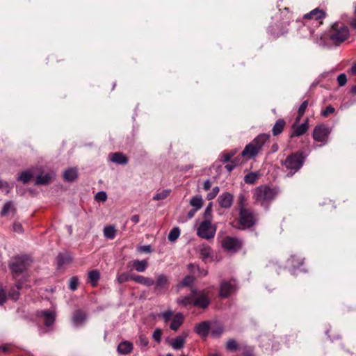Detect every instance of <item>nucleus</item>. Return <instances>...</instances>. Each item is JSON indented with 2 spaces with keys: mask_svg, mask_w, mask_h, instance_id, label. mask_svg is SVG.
Here are the masks:
<instances>
[{
  "mask_svg": "<svg viewBox=\"0 0 356 356\" xmlns=\"http://www.w3.org/2000/svg\"><path fill=\"white\" fill-rule=\"evenodd\" d=\"M270 139V134H260L255 137L250 143L247 144L241 154L232 159L231 163L236 165V167L241 164L245 159L255 158L262 150L265 143Z\"/></svg>",
  "mask_w": 356,
  "mask_h": 356,
  "instance_id": "obj_1",
  "label": "nucleus"
},
{
  "mask_svg": "<svg viewBox=\"0 0 356 356\" xmlns=\"http://www.w3.org/2000/svg\"><path fill=\"white\" fill-rule=\"evenodd\" d=\"M277 191L267 185H261L257 187L253 192V199L255 204H260L267 209L269 204L275 198Z\"/></svg>",
  "mask_w": 356,
  "mask_h": 356,
  "instance_id": "obj_2",
  "label": "nucleus"
},
{
  "mask_svg": "<svg viewBox=\"0 0 356 356\" xmlns=\"http://www.w3.org/2000/svg\"><path fill=\"white\" fill-rule=\"evenodd\" d=\"M305 161V156L302 152H296L289 154L282 165L289 171L287 176L292 177L303 165Z\"/></svg>",
  "mask_w": 356,
  "mask_h": 356,
  "instance_id": "obj_3",
  "label": "nucleus"
},
{
  "mask_svg": "<svg viewBox=\"0 0 356 356\" xmlns=\"http://www.w3.org/2000/svg\"><path fill=\"white\" fill-rule=\"evenodd\" d=\"M31 263V257L26 254L17 255L10 259L8 266L13 275L16 277L26 271Z\"/></svg>",
  "mask_w": 356,
  "mask_h": 356,
  "instance_id": "obj_4",
  "label": "nucleus"
},
{
  "mask_svg": "<svg viewBox=\"0 0 356 356\" xmlns=\"http://www.w3.org/2000/svg\"><path fill=\"white\" fill-rule=\"evenodd\" d=\"M332 28L333 32L330 35V40L336 44L338 45L348 38L350 33L347 26L339 27V24L334 23Z\"/></svg>",
  "mask_w": 356,
  "mask_h": 356,
  "instance_id": "obj_5",
  "label": "nucleus"
},
{
  "mask_svg": "<svg viewBox=\"0 0 356 356\" xmlns=\"http://www.w3.org/2000/svg\"><path fill=\"white\" fill-rule=\"evenodd\" d=\"M243 245V241L242 239L229 236L223 238L221 242L222 248L232 253L239 251L242 248Z\"/></svg>",
  "mask_w": 356,
  "mask_h": 356,
  "instance_id": "obj_6",
  "label": "nucleus"
},
{
  "mask_svg": "<svg viewBox=\"0 0 356 356\" xmlns=\"http://www.w3.org/2000/svg\"><path fill=\"white\" fill-rule=\"evenodd\" d=\"M216 232V228L214 225H211V220H203L197 230V234L200 238L204 239H211L214 238Z\"/></svg>",
  "mask_w": 356,
  "mask_h": 356,
  "instance_id": "obj_7",
  "label": "nucleus"
},
{
  "mask_svg": "<svg viewBox=\"0 0 356 356\" xmlns=\"http://www.w3.org/2000/svg\"><path fill=\"white\" fill-rule=\"evenodd\" d=\"M256 222L253 212L248 209H241L239 211L238 223L243 229L250 228Z\"/></svg>",
  "mask_w": 356,
  "mask_h": 356,
  "instance_id": "obj_8",
  "label": "nucleus"
},
{
  "mask_svg": "<svg viewBox=\"0 0 356 356\" xmlns=\"http://www.w3.org/2000/svg\"><path fill=\"white\" fill-rule=\"evenodd\" d=\"M330 132V129L326 124H321L315 127L312 136L314 140L322 142L325 144L327 142Z\"/></svg>",
  "mask_w": 356,
  "mask_h": 356,
  "instance_id": "obj_9",
  "label": "nucleus"
},
{
  "mask_svg": "<svg viewBox=\"0 0 356 356\" xmlns=\"http://www.w3.org/2000/svg\"><path fill=\"white\" fill-rule=\"evenodd\" d=\"M209 292L208 290H203L197 291L194 297L193 305L202 309H206L211 303L210 298L209 297Z\"/></svg>",
  "mask_w": 356,
  "mask_h": 356,
  "instance_id": "obj_10",
  "label": "nucleus"
},
{
  "mask_svg": "<svg viewBox=\"0 0 356 356\" xmlns=\"http://www.w3.org/2000/svg\"><path fill=\"white\" fill-rule=\"evenodd\" d=\"M169 277L164 275L160 274L156 276V280L154 281V293L157 295L164 293L169 287Z\"/></svg>",
  "mask_w": 356,
  "mask_h": 356,
  "instance_id": "obj_11",
  "label": "nucleus"
},
{
  "mask_svg": "<svg viewBox=\"0 0 356 356\" xmlns=\"http://www.w3.org/2000/svg\"><path fill=\"white\" fill-rule=\"evenodd\" d=\"M236 290V284L231 281H222L220 284L219 296L222 298H227Z\"/></svg>",
  "mask_w": 356,
  "mask_h": 356,
  "instance_id": "obj_12",
  "label": "nucleus"
},
{
  "mask_svg": "<svg viewBox=\"0 0 356 356\" xmlns=\"http://www.w3.org/2000/svg\"><path fill=\"white\" fill-rule=\"evenodd\" d=\"M291 128L293 131L289 136L290 138L299 137L307 131L309 129L308 120L307 119L305 122L301 124H297L296 123H294L293 124Z\"/></svg>",
  "mask_w": 356,
  "mask_h": 356,
  "instance_id": "obj_13",
  "label": "nucleus"
},
{
  "mask_svg": "<svg viewBox=\"0 0 356 356\" xmlns=\"http://www.w3.org/2000/svg\"><path fill=\"white\" fill-rule=\"evenodd\" d=\"M38 317H43L44 319V324L46 327L51 326L56 319V313L50 310H42L37 312Z\"/></svg>",
  "mask_w": 356,
  "mask_h": 356,
  "instance_id": "obj_14",
  "label": "nucleus"
},
{
  "mask_svg": "<svg viewBox=\"0 0 356 356\" xmlns=\"http://www.w3.org/2000/svg\"><path fill=\"white\" fill-rule=\"evenodd\" d=\"M234 196L229 192L222 193L218 198V202L222 208L229 209L232 207Z\"/></svg>",
  "mask_w": 356,
  "mask_h": 356,
  "instance_id": "obj_15",
  "label": "nucleus"
},
{
  "mask_svg": "<svg viewBox=\"0 0 356 356\" xmlns=\"http://www.w3.org/2000/svg\"><path fill=\"white\" fill-rule=\"evenodd\" d=\"M198 250L200 252V257L202 261L207 262L209 259L212 260L213 250L209 245L202 244L199 246Z\"/></svg>",
  "mask_w": 356,
  "mask_h": 356,
  "instance_id": "obj_16",
  "label": "nucleus"
},
{
  "mask_svg": "<svg viewBox=\"0 0 356 356\" xmlns=\"http://www.w3.org/2000/svg\"><path fill=\"white\" fill-rule=\"evenodd\" d=\"M210 330V323L209 321H202L197 324L195 327V332L202 338H206Z\"/></svg>",
  "mask_w": 356,
  "mask_h": 356,
  "instance_id": "obj_17",
  "label": "nucleus"
},
{
  "mask_svg": "<svg viewBox=\"0 0 356 356\" xmlns=\"http://www.w3.org/2000/svg\"><path fill=\"white\" fill-rule=\"evenodd\" d=\"M187 336V333H183L181 335L172 339L170 344L174 349L179 350L184 347Z\"/></svg>",
  "mask_w": 356,
  "mask_h": 356,
  "instance_id": "obj_18",
  "label": "nucleus"
},
{
  "mask_svg": "<svg viewBox=\"0 0 356 356\" xmlns=\"http://www.w3.org/2000/svg\"><path fill=\"white\" fill-rule=\"evenodd\" d=\"M325 17V13L318 8L312 10L304 15V19L318 20Z\"/></svg>",
  "mask_w": 356,
  "mask_h": 356,
  "instance_id": "obj_19",
  "label": "nucleus"
},
{
  "mask_svg": "<svg viewBox=\"0 0 356 356\" xmlns=\"http://www.w3.org/2000/svg\"><path fill=\"white\" fill-rule=\"evenodd\" d=\"M134 348L133 343L129 341H124L118 346L117 350L120 354L127 355L132 352Z\"/></svg>",
  "mask_w": 356,
  "mask_h": 356,
  "instance_id": "obj_20",
  "label": "nucleus"
},
{
  "mask_svg": "<svg viewBox=\"0 0 356 356\" xmlns=\"http://www.w3.org/2000/svg\"><path fill=\"white\" fill-rule=\"evenodd\" d=\"M195 294H196V290L193 289L192 293L190 295L186 296H181V297L178 298L177 299V302L179 305L184 306V307H186L190 305H193L194 297H195Z\"/></svg>",
  "mask_w": 356,
  "mask_h": 356,
  "instance_id": "obj_21",
  "label": "nucleus"
},
{
  "mask_svg": "<svg viewBox=\"0 0 356 356\" xmlns=\"http://www.w3.org/2000/svg\"><path fill=\"white\" fill-rule=\"evenodd\" d=\"M111 161L120 165H126L128 163V158L122 152H115L110 154Z\"/></svg>",
  "mask_w": 356,
  "mask_h": 356,
  "instance_id": "obj_22",
  "label": "nucleus"
},
{
  "mask_svg": "<svg viewBox=\"0 0 356 356\" xmlns=\"http://www.w3.org/2000/svg\"><path fill=\"white\" fill-rule=\"evenodd\" d=\"M86 319V314L81 310L77 309L74 311L72 315V321L76 326L81 325Z\"/></svg>",
  "mask_w": 356,
  "mask_h": 356,
  "instance_id": "obj_23",
  "label": "nucleus"
},
{
  "mask_svg": "<svg viewBox=\"0 0 356 356\" xmlns=\"http://www.w3.org/2000/svg\"><path fill=\"white\" fill-rule=\"evenodd\" d=\"M184 323V315L181 313H177L172 318L170 328L177 331Z\"/></svg>",
  "mask_w": 356,
  "mask_h": 356,
  "instance_id": "obj_24",
  "label": "nucleus"
},
{
  "mask_svg": "<svg viewBox=\"0 0 356 356\" xmlns=\"http://www.w3.org/2000/svg\"><path fill=\"white\" fill-rule=\"evenodd\" d=\"M131 264L132 267L137 271V272H144L146 270V269L148 267V262L147 260H133L131 262H129V264Z\"/></svg>",
  "mask_w": 356,
  "mask_h": 356,
  "instance_id": "obj_25",
  "label": "nucleus"
},
{
  "mask_svg": "<svg viewBox=\"0 0 356 356\" xmlns=\"http://www.w3.org/2000/svg\"><path fill=\"white\" fill-rule=\"evenodd\" d=\"M132 280L136 283L145 285L146 286H151L154 284V281L152 278L144 277L140 275H133Z\"/></svg>",
  "mask_w": 356,
  "mask_h": 356,
  "instance_id": "obj_26",
  "label": "nucleus"
},
{
  "mask_svg": "<svg viewBox=\"0 0 356 356\" xmlns=\"http://www.w3.org/2000/svg\"><path fill=\"white\" fill-rule=\"evenodd\" d=\"M286 126V122L284 119H278L272 129V134L273 136H277L282 133Z\"/></svg>",
  "mask_w": 356,
  "mask_h": 356,
  "instance_id": "obj_27",
  "label": "nucleus"
},
{
  "mask_svg": "<svg viewBox=\"0 0 356 356\" xmlns=\"http://www.w3.org/2000/svg\"><path fill=\"white\" fill-rule=\"evenodd\" d=\"M58 267L60 268L65 264H70L72 261V257L67 252L59 253L56 257Z\"/></svg>",
  "mask_w": 356,
  "mask_h": 356,
  "instance_id": "obj_28",
  "label": "nucleus"
},
{
  "mask_svg": "<svg viewBox=\"0 0 356 356\" xmlns=\"http://www.w3.org/2000/svg\"><path fill=\"white\" fill-rule=\"evenodd\" d=\"M77 177V170L75 168H68L63 173V179L69 182L74 181Z\"/></svg>",
  "mask_w": 356,
  "mask_h": 356,
  "instance_id": "obj_29",
  "label": "nucleus"
},
{
  "mask_svg": "<svg viewBox=\"0 0 356 356\" xmlns=\"http://www.w3.org/2000/svg\"><path fill=\"white\" fill-rule=\"evenodd\" d=\"M303 260L302 258L297 255H292L288 259L287 263L293 268H298L303 264Z\"/></svg>",
  "mask_w": 356,
  "mask_h": 356,
  "instance_id": "obj_30",
  "label": "nucleus"
},
{
  "mask_svg": "<svg viewBox=\"0 0 356 356\" xmlns=\"http://www.w3.org/2000/svg\"><path fill=\"white\" fill-rule=\"evenodd\" d=\"M100 279V273L97 270H93L88 273V282L92 286L97 285L98 281Z\"/></svg>",
  "mask_w": 356,
  "mask_h": 356,
  "instance_id": "obj_31",
  "label": "nucleus"
},
{
  "mask_svg": "<svg viewBox=\"0 0 356 356\" xmlns=\"http://www.w3.org/2000/svg\"><path fill=\"white\" fill-rule=\"evenodd\" d=\"M10 212L13 216L16 213V209L13 207L11 201H9L4 204L0 214L1 216H6L8 215Z\"/></svg>",
  "mask_w": 356,
  "mask_h": 356,
  "instance_id": "obj_32",
  "label": "nucleus"
},
{
  "mask_svg": "<svg viewBox=\"0 0 356 356\" xmlns=\"http://www.w3.org/2000/svg\"><path fill=\"white\" fill-rule=\"evenodd\" d=\"M236 152V149H233L227 152H222L220 156V159L224 163H231L232 158L234 156Z\"/></svg>",
  "mask_w": 356,
  "mask_h": 356,
  "instance_id": "obj_33",
  "label": "nucleus"
},
{
  "mask_svg": "<svg viewBox=\"0 0 356 356\" xmlns=\"http://www.w3.org/2000/svg\"><path fill=\"white\" fill-rule=\"evenodd\" d=\"M289 25V24L288 22H284L281 24V29L280 31H276L272 27L270 32L275 37H280L288 33L287 27Z\"/></svg>",
  "mask_w": 356,
  "mask_h": 356,
  "instance_id": "obj_34",
  "label": "nucleus"
},
{
  "mask_svg": "<svg viewBox=\"0 0 356 356\" xmlns=\"http://www.w3.org/2000/svg\"><path fill=\"white\" fill-rule=\"evenodd\" d=\"M104 235L106 238L113 239L116 236V229L113 225H108L104 228Z\"/></svg>",
  "mask_w": 356,
  "mask_h": 356,
  "instance_id": "obj_35",
  "label": "nucleus"
},
{
  "mask_svg": "<svg viewBox=\"0 0 356 356\" xmlns=\"http://www.w3.org/2000/svg\"><path fill=\"white\" fill-rule=\"evenodd\" d=\"M190 204L195 209V210H200L203 205L202 198L200 195H196L193 197L190 201Z\"/></svg>",
  "mask_w": 356,
  "mask_h": 356,
  "instance_id": "obj_36",
  "label": "nucleus"
},
{
  "mask_svg": "<svg viewBox=\"0 0 356 356\" xmlns=\"http://www.w3.org/2000/svg\"><path fill=\"white\" fill-rule=\"evenodd\" d=\"M51 177L49 174L44 175H40L37 177L35 180V185H47L50 183Z\"/></svg>",
  "mask_w": 356,
  "mask_h": 356,
  "instance_id": "obj_37",
  "label": "nucleus"
},
{
  "mask_svg": "<svg viewBox=\"0 0 356 356\" xmlns=\"http://www.w3.org/2000/svg\"><path fill=\"white\" fill-rule=\"evenodd\" d=\"M133 275L129 274L127 272H124L120 274H118L116 280L119 284L132 280Z\"/></svg>",
  "mask_w": 356,
  "mask_h": 356,
  "instance_id": "obj_38",
  "label": "nucleus"
},
{
  "mask_svg": "<svg viewBox=\"0 0 356 356\" xmlns=\"http://www.w3.org/2000/svg\"><path fill=\"white\" fill-rule=\"evenodd\" d=\"M180 235V229L178 227L172 228L168 234V238L170 242H175Z\"/></svg>",
  "mask_w": 356,
  "mask_h": 356,
  "instance_id": "obj_39",
  "label": "nucleus"
},
{
  "mask_svg": "<svg viewBox=\"0 0 356 356\" xmlns=\"http://www.w3.org/2000/svg\"><path fill=\"white\" fill-rule=\"evenodd\" d=\"M308 106V101L305 100L302 102V104L300 105L298 110V116L296 117V122H298L300 118L304 115L307 108Z\"/></svg>",
  "mask_w": 356,
  "mask_h": 356,
  "instance_id": "obj_40",
  "label": "nucleus"
},
{
  "mask_svg": "<svg viewBox=\"0 0 356 356\" xmlns=\"http://www.w3.org/2000/svg\"><path fill=\"white\" fill-rule=\"evenodd\" d=\"M225 348L227 350H230V351H236V350L240 348L236 341L234 339H229L227 341V343L225 344Z\"/></svg>",
  "mask_w": 356,
  "mask_h": 356,
  "instance_id": "obj_41",
  "label": "nucleus"
},
{
  "mask_svg": "<svg viewBox=\"0 0 356 356\" xmlns=\"http://www.w3.org/2000/svg\"><path fill=\"white\" fill-rule=\"evenodd\" d=\"M170 192L171 191L169 189L163 190L161 192L155 194L153 200L156 201L164 200L170 195Z\"/></svg>",
  "mask_w": 356,
  "mask_h": 356,
  "instance_id": "obj_42",
  "label": "nucleus"
},
{
  "mask_svg": "<svg viewBox=\"0 0 356 356\" xmlns=\"http://www.w3.org/2000/svg\"><path fill=\"white\" fill-rule=\"evenodd\" d=\"M257 174L255 172H250L244 177V181L246 184H253L257 179Z\"/></svg>",
  "mask_w": 356,
  "mask_h": 356,
  "instance_id": "obj_43",
  "label": "nucleus"
},
{
  "mask_svg": "<svg viewBox=\"0 0 356 356\" xmlns=\"http://www.w3.org/2000/svg\"><path fill=\"white\" fill-rule=\"evenodd\" d=\"M204 220H211L212 218V203L210 202L208 204L207 208L203 214Z\"/></svg>",
  "mask_w": 356,
  "mask_h": 356,
  "instance_id": "obj_44",
  "label": "nucleus"
},
{
  "mask_svg": "<svg viewBox=\"0 0 356 356\" xmlns=\"http://www.w3.org/2000/svg\"><path fill=\"white\" fill-rule=\"evenodd\" d=\"M240 349L243 351V356H254V348L251 346L245 345L241 347Z\"/></svg>",
  "mask_w": 356,
  "mask_h": 356,
  "instance_id": "obj_45",
  "label": "nucleus"
},
{
  "mask_svg": "<svg viewBox=\"0 0 356 356\" xmlns=\"http://www.w3.org/2000/svg\"><path fill=\"white\" fill-rule=\"evenodd\" d=\"M32 174L29 171L22 172L19 177V180L22 181L24 184H26L31 179Z\"/></svg>",
  "mask_w": 356,
  "mask_h": 356,
  "instance_id": "obj_46",
  "label": "nucleus"
},
{
  "mask_svg": "<svg viewBox=\"0 0 356 356\" xmlns=\"http://www.w3.org/2000/svg\"><path fill=\"white\" fill-rule=\"evenodd\" d=\"M195 280V278L193 276L191 275H187L186 276L181 283L179 284L180 286H191Z\"/></svg>",
  "mask_w": 356,
  "mask_h": 356,
  "instance_id": "obj_47",
  "label": "nucleus"
},
{
  "mask_svg": "<svg viewBox=\"0 0 356 356\" xmlns=\"http://www.w3.org/2000/svg\"><path fill=\"white\" fill-rule=\"evenodd\" d=\"M79 285V278L76 276H74L70 278L69 282V288L72 291H74L77 289Z\"/></svg>",
  "mask_w": 356,
  "mask_h": 356,
  "instance_id": "obj_48",
  "label": "nucleus"
},
{
  "mask_svg": "<svg viewBox=\"0 0 356 356\" xmlns=\"http://www.w3.org/2000/svg\"><path fill=\"white\" fill-rule=\"evenodd\" d=\"M245 201H246V199H245V195L243 194H241L238 198V211H240L241 209H246L245 208Z\"/></svg>",
  "mask_w": 356,
  "mask_h": 356,
  "instance_id": "obj_49",
  "label": "nucleus"
},
{
  "mask_svg": "<svg viewBox=\"0 0 356 356\" xmlns=\"http://www.w3.org/2000/svg\"><path fill=\"white\" fill-rule=\"evenodd\" d=\"M95 200L97 202H106L107 200V194L104 191L98 192L95 196Z\"/></svg>",
  "mask_w": 356,
  "mask_h": 356,
  "instance_id": "obj_50",
  "label": "nucleus"
},
{
  "mask_svg": "<svg viewBox=\"0 0 356 356\" xmlns=\"http://www.w3.org/2000/svg\"><path fill=\"white\" fill-rule=\"evenodd\" d=\"M220 191L218 186H215L212 188L211 191L207 194V198L208 200L214 199Z\"/></svg>",
  "mask_w": 356,
  "mask_h": 356,
  "instance_id": "obj_51",
  "label": "nucleus"
},
{
  "mask_svg": "<svg viewBox=\"0 0 356 356\" xmlns=\"http://www.w3.org/2000/svg\"><path fill=\"white\" fill-rule=\"evenodd\" d=\"M335 108L332 106H327L323 111H321V115L327 118L329 115L334 113Z\"/></svg>",
  "mask_w": 356,
  "mask_h": 356,
  "instance_id": "obj_52",
  "label": "nucleus"
},
{
  "mask_svg": "<svg viewBox=\"0 0 356 356\" xmlns=\"http://www.w3.org/2000/svg\"><path fill=\"white\" fill-rule=\"evenodd\" d=\"M162 330L159 328H156L152 334L153 339L157 343H160L161 341Z\"/></svg>",
  "mask_w": 356,
  "mask_h": 356,
  "instance_id": "obj_53",
  "label": "nucleus"
},
{
  "mask_svg": "<svg viewBox=\"0 0 356 356\" xmlns=\"http://www.w3.org/2000/svg\"><path fill=\"white\" fill-rule=\"evenodd\" d=\"M137 250L140 253H150L152 249L150 245H140L137 247Z\"/></svg>",
  "mask_w": 356,
  "mask_h": 356,
  "instance_id": "obj_54",
  "label": "nucleus"
},
{
  "mask_svg": "<svg viewBox=\"0 0 356 356\" xmlns=\"http://www.w3.org/2000/svg\"><path fill=\"white\" fill-rule=\"evenodd\" d=\"M138 344L143 347H147L149 344V340L145 334H140L138 337Z\"/></svg>",
  "mask_w": 356,
  "mask_h": 356,
  "instance_id": "obj_55",
  "label": "nucleus"
},
{
  "mask_svg": "<svg viewBox=\"0 0 356 356\" xmlns=\"http://www.w3.org/2000/svg\"><path fill=\"white\" fill-rule=\"evenodd\" d=\"M8 296L13 300L16 301L19 297V291L15 289V288H13L9 291Z\"/></svg>",
  "mask_w": 356,
  "mask_h": 356,
  "instance_id": "obj_56",
  "label": "nucleus"
},
{
  "mask_svg": "<svg viewBox=\"0 0 356 356\" xmlns=\"http://www.w3.org/2000/svg\"><path fill=\"white\" fill-rule=\"evenodd\" d=\"M223 332V328L221 326H218L216 328H213L211 330V334L214 337H219Z\"/></svg>",
  "mask_w": 356,
  "mask_h": 356,
  "instance_id": "obj_57",
  "label": "nucleus"
},
{
  "mask_svg": "<svg viewBox=\"0 0 356 356\" xmlns=\"http://www.w3.org/2000/svg\"><path fill=\"white\" fill-rule=\"evenodd\" d=\"M337 81H338V83L340 86H343L344 85H346V82H347V77H346V75L345 74H340L338 76H337Z\"/></svg>",
  "mask_w": 356,
  "mask_h": 356,
  "instance_id": "obj_58",
  "label": "nucleus"
},
{
  "mask_svg": "<svg viewBox=\"0 0 356 356\" xmlns=\"http://www.w3.org/2000/svg\"><path fill=\"white\" fill-rule=\"evenodd\" d=\"M172 312L170 310L166 311L161 314V316L165 322H168L170 320L172 316Z\"/></svg>",
  "mask_w": 356,
  "mask_h": 356,
  "instance_id": "obj_59",
  "label": "nucleus"
},
{
  "mask_svg": "<svg viewBox=\"0 0 356 356\" xmlns=\"http://www.w3.org/2000/svg\"><path fill=\"white\" fill-rule=\"evenodd\" d=\"M188 269L189 270V271L193 273V274H195L196 275V270L197 271H200V268L198 266H196L193 264H189L188 265Z\"/></svg>",
  "mask_w": 356,
  "mask_h": 356,
  "instance_id": "obj_60",
  "label": "nucleus"
},
{
  "mask_svg": "<svg viewBox=\"0 0 356 356\" xmlns=\"http://www.w3.org/2000/svg\"><path fill=\"white\" fill-rule=\"evenodd\" d=\"M6 301V291L0 289V305H3Z\"/></svg>",
  "mask_w": 356,
  "mask_h": 356,
  "instance_id": "obj_61",
  "label": "nucleus"
},
{
  "mask_svg": "<svg viewBox=\"0 0 356 356\" xmlns=\"http://www.w3.org/2000/svg\"><path fill=\"white\" fill-rule=\"evenodd\" d=\"M13 229L16 232H22L23 231L22 225L20 223H14Z\"/></svg>",
  "mask_w": 356,
  "mask_h": 356,
  "instance_id": "obj_62",
  "label": "nucleus"
},
{
  "mask_svg": "<svg viewBox=\"0 0 356 356\" xmlns=\"http://www.w3.org/2000/svg\"><path fill=\"white\" fill-rule=\"evenodd\" d=\"M8 184L6 181H3L0 180V188H3L6 190V193H9Z\"/></svg>",
  "mask_w": 356,
  "mask_h": 356,
  "instance_id": "obj_63",
  "label": "nucleus"
},
{
  "mask_svg": "<svg viewBox=\"0 0 356 356\" xmlns=\"http://www.w3.org/2000/svg\"><path fill=\"white\" fill-rule=\"evenodd\" d=\"M211 183L209 179H207L204 181L203 184V189L204 191H208L211 188Z\"/></svg>",
  "mask_w": 356,
  "mask_h": 356,
  "instance_id": "obj_64",
  "label": "nucleus"
}]
</instances>
